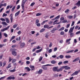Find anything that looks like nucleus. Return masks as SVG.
<instances>
[{"mask_svg": "<svg viewBox=\"0 0 80 80\" xmlns=\"http://www.w3.org/2000/svg\"><path fill=\"white\" fill-rule=\"evenodd\" d=\"M27 1V0H23L22 2V7L23 10H24V6H25V2Z\"/></svg>", "mask_w": 80, "mask_h": 80, "instance_id": "nucleus-1", "label": "nucleus"}, {"mask_svg": "<svg viewBox=\"0 0 80 80\" xmlns=\"http://www.w3.org/2000/svg\"><path fill=\"white\" fill-rule=\"evenodd\" d=\"M80 72V70H79L78 71H76L74 73H73L71 75V76H74V75H78V72Z\"/></svg>", "mask_w": 80, "mask_h": 80, "instance_id": "nucleus-2", "label": "nucleus"}, {"mask_svg": "<svg viewBox=\"0 0 80 80\" xmlns=\"http://www.w3.org/2000/svg\"><path fill=\"white\" fill-rule=\"evenodd\" d=\"M11 20V23H12V22L13 21V14L12 13L11 14L9 15Z\"/></svg>", "mask_w": 80, "mask_h": 80, "instance_id": "nucleus-3", "label": "nucleus"}, {"mask_svg": "<svg viewBox=\"0 0 80 80\" xmlns=\"http://www.w3.org/2000/svg\"><path fill=\"white\" fill-rule=\"evenodd\" d=\"M63 67H64V68H65V69L66 70H69L71 68L70 67H68V66H64Z\"/></svg>", "mask_w": 80, "mask_h": 80, "instance_id": "nucleus-4", "label": "nucleus"}, {"mask_svg": "<svg viewBox=\"0 0 80 80\" xmlns=\"http://www.w3.org/2000/svg\"><path fill=\"white\" fill-rule=\"evenodd\" d=\"M10 27V26H9L8 27H7L6 28H5L1 30V32H4V31H5V30H8V29Z\"/></svg>", "mask_w": 80, "mask_h": 80, "instance_id": "nucleus-5", "label": "nucleus"}, {"mask_svg": "<svg viewBox=\"0 0 80 80\" xmlns=\"http://www.w3.org/2000/svg\"><path fill=\"white\" fill-rule=\"evenodd\" d=\"M58 67H54L52 69V70L53 72H58Z\"/></svg>", "mask_w": 80, "mask_h": 80, "instance_id": "nucleus-6", "label": "nucleus"}, {"mask_svg": "<svg viewBox=\"0 0 80 80\" xmlns=\"http://www.w3.org/2000/svg\"><path fill=\"white\" fill-rule=\"evenodd\" d=\"M25 45V43L24 42H22L20 45V48H23V47H24Z\"/></svg>", "mask_w": 80, "mask_h": 80, "instance_id": "nucleus-7", "label": "nucleus"}, {"mask_svg": "<svg viewBox=\"0 0 80 80\" xmlns=\"http://www.w3.org/2000/svg\"><path fill=\"white\" fill-rule=\"evenodd\" d=\"M64 69L63 66H62L58 70V72H61L63 70V69Z\"/></svg>", "mask_w": 80, "mask_h": 80, "instance_id": "nucleus-8", "label": "nucleus"}, {"mask_svg": "<svg viewBox=\"0 0 80 80\" xmlns=\"http://www.w3.org/2000/svg\"><path fill=\"white\" fill-rule=\"evenodd\" d=\"M12 54L14 55V56H16L17 55V52L15 51H12Z\"/></svg>", "mask_w": 80, "mask_h": 80, "instance_id": "nucleus-9", "label": "nucleus"}, {"mask_svg": "<svg viewBox=\"0 0 80 80\" xmlns=\"http://www.w3.org/2000/svg\"><path fill=\"white\" fill-rule=\"evenodd\" d=\"M70 40H71V38L67 39L66 40V43H68V42H69V43H68V44H70V42H70Z\"/></svg>", "mask_w": 80, "mask_h": 80, "instance_id": "nucleus-10", "label": "nucleus"}, {"mask_svg": "<svg viewBox=\"0 0 80 80\" xmlns=\"http://www.w3.org/2000/svg\"><path fill=\"white\" fill-rule=\"evenodd\" d=\"M57 30V29L55 28H54L51 31V33H55V31H56Z\"/></svg>", "mask_w": 80, "mask_h": 80, "instance_id": "nucleus-11", "label": "nucleus"}, {"mask_svg": "<svg viewBox=\"0 0 80 80\" xmlns=\"http://www.w3.org/2000/svg\"><path fill=\"white\" fill-rule=\"evenodd\" d=\"M10 67H12V63H11L8 64V66L6 68H10Z\"/></svg>", "mask_w": 80, "mask_h": 80, "instance_id": "nucleus-12", "label": "nucleus"}, {"mask_svg": "<svg viewBox=\"0 0 80 80\" xmlns=\"http://www.w3.org/2000/svg\"><path fill=\"white\" fill-rule=\"evenodd\" d=\"M73 29L71 27L69 30V33H72V32H73Z\"/></svg>", "mask_w": 80, "mask_h": 80, "instance_id": "nucleus-13", "label": "nucleus"}, {"mask_svg": "<svg viewBox=\"0 0 80 80\" xmlns=\"http://www.w3.org/2000/svg\"><path fill=\"white\" fill-rule=\"evenodd\" d=\"M48 27H49V25L48 24H45L44 26V28H48Z\"/></svg>", "mask_w": 80, "mask_h": 80, "instance_id": "nucleus-14", "label": "nucleus"}, {"mask_svg": "<svg viewBox=\"0 0 80 80\" xmlns=\"http://www.w3.org/2000/svg\"><path fill=\"white\" fill-rule=\"evenodd\" d=\"M19 13H20V11H18V12H17L15 14V17H17V16H18V15H19Z\"/></svg>", "mask_w": 80, "mask_h": 80, "instance_id": "nucleus-15", "label": "nucleus"}, {"mask_svg": "<svg viewBox=\"0 0 80 80\" xmlns=\"http://www.w3.org/2000/svg\"><path fill=\"white\" fill-rule=\"evenodd\" d=\"M76 5L78 7H80V1H79L78 2L76 3Z\"/></svg>", "mask_w": 80, "mask_h": 80, "instance_id": "nucleus-16", "label": "nucleus"}, {"mask_svg": "<svg viewBox=\"0 0 80 80\" xmlns=\"http://www.w3.org/2000/svg\"><path fill=\"white\" fill-rule=\"evenodd\" d=\"M42 49H40L39 50H37L36 52V53H39L40 52H42Z\"/></svg>", "mask_w": 80, "mask_h": 80, "instance_id": "nucleus-17", "label": "nucleus"}, {"mask_svg": "<svg viewBox=\"0 0 80 80\" xmlns=\"http://www.w3.org/2000/svg\"><path fill=\"white\" fill-rule=\"evenodd\" d=\"M67 18H69V19H71L73 18V16H67Z\"/></svg>", "mask_w": 80, "mask_h": 80, "instance_id": "nucleus-18", "label": "nucleus"}, {"mask_svg": "<svg viewBox=\"0 0 80 80\" xmlns=\"http://www.w3.org/2000/svg\"><path fill=\"white\" fill-rule=\"evenodd\" d=\"M24 69H25V70H27L28 71H30V69L28 67L25 68Z\"/></svg>", "mask_w": 80, "mask_h": 80, "instance_id": "nucleus-19", "label": "nucleus"}, {"mask_svg": "<svg viewBox=\"0 0 80 80\" xmlns=\"http://www.w3.org/2000/svg\"><path fill=\"white\" fill-rule=\"evenodd\" d=\"M71 57H72L70 55H68V56L66 55L65 56V58H71Z\"/></svg>", "mask_w": 80, "mask_h": 80, "instance_id": "nucleus-20", "label": "nucleus"}, {"mask_svg": "<svg viewBox=\"0 0 80 80\" xmlns=\"http://www.w3.org/2000/svg\"><path fill=\"white\" fill-rule=\"evenodd\" d=\"M15 38V36H13L12 37L11 39H10V41L11 42L12 40H13V39H14V38Z\"/></svg>", "mask_w": 80, "mask_h": 80, "instance_id": "nucleus-21", "label": "nucleus"}, {"mask_svg": "<svg viewBox=\"0 0 80 80\" xmlns=\"http://www.w3.org/2000/svg\"><path fill=\"white\" fill-rule=\"evenodd\" d=\"M42 72V69H41L39 70L38 72V73H39V74H41Z\"/></svg>", "mask_w": 80, "mask_h": 80, "instance_id": "nucleus-22", "label": "nucleus"}, {"mask_svg": "<svg viewBox=\"0 0 80 80\" xmlns=\"http://www.w3.org/2000/svg\"><path fill=\"white\" fill-rule=\"evenodd\" d=\"M30 68H31L32 69L31 70H33L34 69V66L31 65L30 66Z\"/></svg>", "mask_w": 80, "mask_h": 80, "instance_id": "nucleus-23", "label": "nucleus"}, {"mask_svg": "<svg viewBox=\"0 0 80 80\" xmlns=\"http://www.w3.org/2000/svg\"><path fill=\"white\" fill-rule=\"evenodd\" d=\"M17 61V59H13L12 60V63H15L16 61Z\"/></svg>", "mask_w": 80, "mask_h": 80, "instance_id": "nucleus-24", "label": "nucleus"}, {"mask_svg": "<svg viewBox=\"0 0 80 80\" xmlns=\"http://www.w3.org/2000/svg\"><path fill=\"white\" fill-rule=\"evenodd\" d=\"M45 29L42 28L40 31V33H42V32H44V31H45Z\"/></svg>", "mask_w": 80, "mask_h": 80, "instance_id": "nucleus-25", "label": "nucleus"}, {"mask_svg": "<svg viewBox=\"0 0 80 80\" xmlns=\"http://www.w3.org/2000/svg\"><path fill=\"white\" fill-rule=\"evenodd\" d=\"M58 20H56L55 21H54L53 22V25H55V24H56L57 23V21H58Z\"/></svg>", "mask_w": 80, "mask_h": 80, "instance_id": "nucleus-26", "label": "nucleus"}, {"mask_svg": "<svg viewBox=\"0 0 80 80\" xmlns=\"http://www.w3.org/2000/svg\"><path fill=\"white\" fill-rule=\"evenodd\" d=\"M2 24L3 25H7V23L4 22H2Z\"/></svg>", "mask_w": 80, "mask_h": 80, "instance_id": "nucleus-27", "label": "nucleus"}, {"mask_svg": "<svg viewBox=\"0 0 80 80\" xmlns=\"http://www.w3.org/2000/svg\"><path fill=\"white\" fill-rule=\"evenodd\" d=\"M12 60V58L11 57H9V61H8V63H9V62H11V61Z\"/></svg>", "mask_w": 80, "mask_h": 80, "instance_id": "nucleus-28", "label": "nucleus"}, {"mask_svg": "<svg viewBox=\"0 0 80 80\" xmlns=\"http://www.w3.org/2000/svg\"><path fill=\"white\" fill-rule=\"evenodd\" d=\"M51 63H52V64L56 63H57V61L54 60H53L51 61Z\"/></svg>", "mask_w": 80, "mask_h": 80, "instance_id": "nucleus-29", "label": "nucleus"}, {"mask_svg": "<svg viewBox=\"0 0 80 80\" xmlns=\"http://www.w3.org/2000/svg\"><path fill=\"white\" fill-rule=\"evenodd\" d=\"M42 69H43V70H48L47 68L46 67H42Z\"/></svg>", "mask_w": 80, "mask_h": 80, "instance_id": "nucleus-30", "label": "nucleus"}, {"mask_svg": "<svg viewBox=\"0 0 80 80\" xmlns=\"http://www.w3.org/2000/svg\"><path fill=\"white\" fill-rule=\"evenodd\" d=\"M43 59V58L42 57H40V58H39V62H41L42 60V59Z\"/></svg>", "mask_w": 80, "mask_h": 80, "instance_id": "nucleus-31", "label": "nucleus"}, {"mask_svg": "<svg viewBox=\"0 0 80 80\" xmlns=\"http://www.w3.org/2000/svg\"><path fill=\"white\" fill-rule=\"evenodd\" d=\"M60 15H58V16H57L55 18H54V20H55V19H58L59 18H60Z\"/></svg>", "mask_w": 80, "mask_h": 80, "instance_id": "nucleus-32", "label": "nucleus"}, {"mask_svg": "<svg viewBox=\"0 0 80 80\" xmlns=\"http://www.w3.org/2000/svg\"><path fill=\"white\" fill-rule=\"evenodd\" d=\"M15 6H14L11 9L12 12H13V11H14V10H15Z\"/></svg>", "mask_w": 80, "mask_h": 80, "instance_id": "nucleus-33", "label": "nucleus"}, {"mask_svg": "<svg viewBox=\"0 0 80 80\" xmlns=\"http://www.w3.org/2000/svg\"><path fill=\"white\" fill-rule=\"evenodd\" d=\"M6 22H7L8 23H9V20H8V18H6Z\"/></svg>", "mask_w": 80, "mask_h": 80, "instance_id": "nucleus-34", "label": "nucleus"}, {"mask_svg": "<svg viewBox=\"0 0 80 80\" xmlns=\"http://www.w3.org/2000/svg\"><path fill=\"white\" fill-rule=\"evenodd\" d=\"M42 15V14L41 13H38L36 14V16H37V17H38V16H40V15Z\"/></svg>", "mask_w": 80, "mask_h": 80, "instance_id": "nucleus-35", "label": "nucleus"}, {"mask_svg": "<svg viewBox=\"0 0 80 80\" xmlns=\"http://www.w3.org/2000/svg\"><path fill=\"white\" fill-rule=\"evenodd\" d=\"M47 22H48V20H45L42 23H41V25H44V23Z\"/></svg>", "mask_w": 80, "mask_h": 80, "instance_id": "nucleus-36", "label": "nucleus"}, {"mask_svg": "<svg viewBox=\"0 0 80 80\" xmlns=\"http://www.w3.org/2000/svg\"><path fill=\"white\" fill-rule=\"evenodd\" d=\"M52 42H50V44L49 45V48H51V47H52Z\"/></svg>", "mask_w": 80, "mask_h": 80, "instance_id": "nucleus-37", "label": "nucleus"}, {"mask_svg": "<svg viewBox=\"0 0 80 80\" xmlns=\"http://www.w3.org/2000/svg\"><path fill=\"white\" fill-rule=\"evenodd\" d=\"M6 63H7V62L6 61H4L3 62V67H4V66H5V65H6Z\"/></svg>", "mask_w": 80, "mask_h": 80, "instance_id": "nucleus-38", "label": "nucleus"}, {"mask_svg": "<svg viewBox=\"0 0 80 80\" xmlns=\"http://www.w3.org/2000/svg\"><path fill=\"white\" fill-rule=\"evenodd\" d=\"M70 24H68L67 25L66 28H68L69 27H70Z\"/></svg>", "mask_w": 80, "mask_h": 80, "instance_id": "nucleus-39", "label": "nucleus"}, {"mask_svg": "<svg viewBox=\"0 0 80 80\" xmlns=\"http://www.w3.org/2000/svg\"><path fill=\"white\" fill-rule=\"evenodd\" d=\"M35 4V3L34 2H33L32 3H31V4L30 5V6H31V7H33V6Z\"/></svg>", "mask_w": 80, "mask_h": 80, "instance_id": "nucleus-40", "label": "nucleus"}, {"mask_svg": "<svg viewBox=\"0 0 80 80\" xmlns=\"http://www.w3.org/2000/svg\"><path fill=\"white\" fill-rule=\"evenodd\" d=\"M52 65L50 64H46L43 66V67H48V66H51Z\"/></svg>", "mask_w": 80, "mask_h": 80, "instance_id": "nucleus-41", "label": "nucleus"}, {"mask_svg": "<svg viewBox=\"0 0 80 80\" xmlns=\"http://www.w3.org/2000/svg\"><path fill=\"white\" fill-rule=\"evenodd\" d=\"M7 80H12V76H10L8 77L7 78Z\"/></svg>", "mask_w": 80, "mask_h": 80, "instance_id": "nucleus-42", "label": "nucleus"}, {"mask_svg": "<svg viewBox=\"0 0 80 80\" xmlns=\"http://www.w3.org/2000/svg\"><path fill=\"white\" fill-rule=\"evenodd\" d=\"M68 63V61H64L63 62V63H64V64H66V63Z\"/></svg>", "mask_w": 80, "mask_h": 80, "instance_id": "nucleus-43", "label": "nucleus"}, {"mask_svg": "<svg viewBox=\"0 0 80 80\" xmlns=\"http://www.w3.org/2000/svg\"><path fill=\"white\" fill-rule=\"evenodd\" d=\"M18 26V24H15L13 25V28H15L17 27Z\"/></svg>", "mask_w": 80, "mask_h": 80, "instance_id": "nucleus-44", "label": "nucleus"}, {"mask_svg": "<svg viewBox=\"0 0 80 80\" xmlns=\"http://www.w3.org/2000/svg\"><path fill=\"white\" fill-rule=\"evenodd\" d=\"M16 71V70L15 69H14L10 71V72H14Z\"/></svg>", "mask_w": 80, "mask_h": 80, "instance_id": "nucleus-45", "label": "nucleus"}, {"mask_svg": "<svg viewBox=\"0 0 80 80\" xmlns=\"http://www.w3.org/2000/svg\"><path fill=\"white\" fill-rule=\"evenodd\" d=\"M70 11V10L68 9H66L65 10V13H67V12H68Z\"/></svg>", "mask_w": 80, "mask_h": 80, "instance_id": "nucleus-46", "label": "nucleus"}, {"mask_svg": "<svg viewBox=\"0 0 80 80\" xmlns=\"http://www.w3.org/2000/svg\"><path fill=\"white\" fill-rule=\"evenodd\" d=\"M45 37L46 38H48V37H49V35L48 34H46Z\"/></svg>", "mask_w": 80, "mask_h": 80, "instance_id": "nucleus-47", "label": "nucleus"}, {"mask_svg": "<svg viewBox=\"0 0 80 80\" xmlns=\"http://www.w3.org/2000/svg\"><path fill=\"white\" fill-rule=\"evenodd\" d=\"M64 29H65V28L64 27H62V28H60L59 30H63Z\"/></svg>", "mask_w": 80, "mask_h": 80, "instance_id": "nucleus-48", "label": "nucleus"}, {"mask_svg": "<svg viewBox=\"0 0 80 80\" xmlns=\"http://www.w3.org/2000/svg\"><path fill=\"white\" fill-rule=\"evenodd\" d=\"M74 24H75V22L73 21L71 24V27H72V26H73V25H74Z\"/></svg>", "mask_w": 80, "mask_h": 80, "instance_id": "nucleus-49", "label": "nucleus"}, {"mask_svg": "<svg viewBox=\"0 0 80 80\" xmlns=\"http://www.w3.org/2000/svg\"><path fill=\"white\" fill-rule=\"evenodd\" d=\"M67 22V20H64L62 22V23H66Z\"/></svg>", "mask_w": 80, "mask_h": 80, "instance_id": "nucleus-50", "label": "nucleus"}, {"mask_svg": "<svg viewBox=\"0 0 80 80\" xmlns=\"http://www.w3.org/2000/svg\"><path fill=\"white\" fill-rule=\"evenodd\" d=\"M26 63L27 64V65H29V64L30 63V61H26Z\"/></svg>", "mask_w": 80, "mask_h": 80, "instance_id": "nucleus-51", "label": "nucleus"}, {"mask_svg": "<svg viewBox=\"0 0 80 80\" xmlns=\"http://www.w3.org/2000/svg\"><path fill=\"white\" fill-rule=\"evenodd\" d=\"M60 34L61 35H64V32L62 31L60 32Z\"/></svg>", "mask_w": 80, "mask_h": 80, "instance_id": "nucleus-52", "label": "nucleus"}, {"mask_svg": "<svg viewBox=\"0 0 80 80\" xmlns=\"http://www.w3.org/2000/svg\"><path fill=\"white\" fill-rule=\"evenodd\" d=\"M4 35L5 37H8V35L6 33H4Z\"/></svg>", "mask_w": 80, "mask_h": 80, "instance_id": "nucleus-53", "label": "nucleus"}, {"mask_svg": "<svg viewBox=\"0 0 80 80\" xmlns=\"http://www.w3.org/2000/svg\"><path fill=\"white\" fill-rule=\"evenodd\" d=\"M3 54H2L0 56V59H1L2 58V57H3Z\"/></svg>", "mask_w": 80, "mask_h": 80, "instance_id": "nucleus-54", "label": "nucleus"}, {"mask_svg": "<svg viewBox=\"0 0 80 80\" xmlns=\"http://www.w3.org/2000/svg\"><path fill=\"white\" fill-rule=\"evenodd\" d=\"M18 35H20L22 33L21 32V31H19L18 32H17Z\"/></svg>", "mask_w": 80, "mask_h": 80, "instance_id": "nucleus-55", "label": "nucleus"}, {"mask_svg": "<svg viewBox=\"0 0 80 80\" xmlns=\"http://www.w3.org/2000/svg\"><path fill=\"white\" fill-rule=\"evenodd\" d=\"M6 76H4L3 77H2L0 78V80H2V79H4V78H5Z\"/></svg>", "mask_w": 80, "mask_h": 80, "instance_id": "nucleus-56", "label": "nucleus"}, {"mask_svg": "<svg viewBox=\"0 0 80 80\" xmlns=\"http://www.w3.org/2000/svg\"><path fill=\"white\" fill-rule=\"evenodd\" d=\"M37 26L38 27H40V23H37L36 24Z\"/></svg>", "mask_w": 80, "mask_h": 80, "instance_id": "nucleus-57", "label": "nucleus"}, {"mask_svg": "<svg viewBox=\"0 0 80 80\" xmlns=\"http://www.w3.org/2000/svg\"><path fill=\"white\" fill-rule=\"evenodd\" d=\"M0 20H1V21H5V19L3 18H1Z\"/></svg>", "mask_w": 80, "mask_h": 80, "instance_id": "nucleus-58", "label": "nucleus"}, {"mask_svg": "<svg viewBox=\"0 0 80 80\" xmlns=\"http://www.w3.org/2000/svg\"><path fill=\"white\" fill-rule=\"evenodd\" d=\"M59 58H60L62 59V58H63V56L62 55H60L59 56Z\"/></svg>", "mask_w": 80, "mask_h": 80, "instance_id": "nucleus-59", "label": "nucleus"}, {"mask_svg": "<svg viewBox=\"0 0 80 80\" xmlns=\"http://www.w3.org/2000/svg\"><path fill=\"white\" fill-rule=\"evenodd\" d=\"M4 46V44H0V48H2Z\"/></svg>", "mask_w": 80, "mask_h": 80, "instance_id": "nucleus-60", "label": "nucleus"}, {"mask_svg": "<svg viewBox=\"0 0 80 80\" xmlns=\"http://www.w3.org/2000/svg\"><path fill=\"white\" fill-rule=\"evenodd\" d=\"M52 52V49H50L48 51L49 53H51Z\"/></svg>", "mask_w": 80, "mask_h": 80, "instance_id": "nucleus-61", "label": "nucleus"}, {"mask_svg": "<svg viewBox=\"0 0 80 80\" xmlns=\"http://www.w3.org/2000/svg\"><path fill=\"white\" fill-rule=\"evenodd\" d=\"M70 35L71 37H73V33L70 32Z\"/></svg>", "mask_w": 80, "mask_h": 80, "instance_id": "nucleus-62", "label": "nucleus"}, {"mask_svg": "<svg viewBox=\"0 0 80 80\" xmlns=\"http://www.w3.org/2000/svg\"><path fill=\"white\" fill-rule=\"evenodd\" d=\"M41 48V47H40L39 46H38L36 48L37 49H40Z\"/></svg>", "mask_w": 80, "mask_h": 80, "instance_id": "nucleus-63", "label": "nucleus"}, {"mask_svg": "<svg viewBox=\"0 0 80 80\" xmlns=\"http://www.w3.org/2000/svg\"><path fill=\"white\" fill-rule=\"evenodd\" d=\"M60 20L62 21V20H64V17H62L60 18Z\"/></svg>", "mask_w": 80, "mask_h": 80, "instance_id": "nucleus-64", "label": "nucleus"}]
</instances>
